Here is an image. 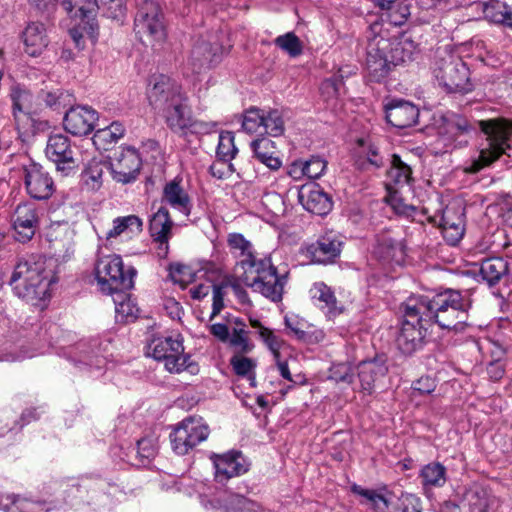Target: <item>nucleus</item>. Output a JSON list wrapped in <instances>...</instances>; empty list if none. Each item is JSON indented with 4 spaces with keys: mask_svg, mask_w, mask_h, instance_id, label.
Segmentation results:
<instances>
[{
    "mask_svg": "<svg viewBox=\"0 0 512 512\" xmlns=\"http://www.w3.org/2000/svg\"><path fill=\"white\" fill-rule=\"evenodd\" d=\"M61 5L73 17L81 18L85 22L84 30L88 37L95 42L98 35V24L95 21L99 9L98 0H62Z\"/></svg>",
    "mask_w": 512,
    "mask_h": 512,
    "instance_id": "obj_17",
    "label": "nucleus"
},
{
    "mask_svg": "<svg viewBox=\"0 0 512 512\" xmlns=\"http://www.w3.org/2000/svg\"><path fill=\"white\" fill-rule=\"evenodd\" d=\"M259 336L268 347V349L272 352L275 360L280 358V349L284 344V341L280 339L271 329H263L259 331Z\"/></svg>",
    "mask_w": 512,
    "mask_h": 512,
    "instance_id": "obj_52",
    "label": "nucleus"
},
{
    "mask_svg": "<svg viewBox=\"0 0 512 512\" xmlns=\"http://www.w3.org/2000/svg\"><path fill=\"white\" fill-rule=\"evenodd\" d=\"M23 42L25 51L30 56H37L48 45V38L44 24L40 22H31L23 32Z\"/></svg>",
    "mask_w": 512,
    "mask_h": 512,
    "instance_id": "obj_30",
    "label": "nucleus"
},
{
    "mask_svg": "<svg viewBox=\"0 0 512 512\" xmlns=\"http://www.w3.org/2000/svg\"><path fill=\"white\" fill-rule=\"evenodd\" d=\"M473 129L468 120L461 115L453 114L446 120V131L453 136L468 134Z\"/></svg>",
    "mask_w": 512,
    "mask_h": 512,
    "instance_id": "obj_50",
    "label": "nucleus"
},
{
    "mask_svg": "<svg viewBox=\"0 0 512 512\" xmlns=\"http://www.w3.org/2000/svg\"><path fill=\"white\" fill-rule=\"evenodd\" d=\"M227 241L229 247L237 253L239 258L234 269V274L237 278L238 274L246 271L249 265H255L259 260L254 255L252 244L242 234H229Z\"/></svg>",
    "mask_w": 512,
    "mask_h": 512,
    "instance_id": "obj_27",
    "label": "nucleus"
},
{
    "mask_svg": "<svg viewBox=\"0 0 512 512\" xmlns=\"http://www.w3.org/2000/svg\"><path fill=\"white\" fill-rule=\"evenodd\" d=\"M182 341L172 337L154 338L146 347L145 354L157 361H163L165 369L170 373H180L184 370L194 372L195 367L188 363L189 356L183 353Z\"/></svg>",
    "mask_w": 512,
    "mask_h": 512,
    "instance_id": "obj_9",
    "label": "nucleus"
},
{
    "mask_svg": "<svg viewBox=\"0 0 512 512\" xmlns=\"http://www.w3.org/2000/svg\"><path fill=\"white\" fill-rule=\"evenodd\" d=\"M430 221L439 225L443 237L450 245H456L464 235V213L460 207H447L442 212L439 220L434 216L430 218Z\"/></svg>",
    "mask_w": 512,
    "mask_h": 512,
    "instance_id": "obj_18",
    "label": "nucleus"
},
{
    "mask_svg": "<svg viewBox=\"0 0 512 512\" xmlns=\"http://www.w3.org/2000/svg\"><path fill=\"white\" fill-rule=\"evenodd\" d=\"M212 57L211 45L207 42H201L192 48L188 64L194 73H200L203 69L210 67Z\"/></svg>",
    "mask_w": 512,
    "mask_h": 512,
    "instance_id": "obj_35",
    "label": "nucleus"
},
{
    "mask_svg": "<svg viewBox=\"0 0 512 512\" xmlns=\"http://www.w3.org/2000/svg\"><path fill=\"white\" fill-rule=\"evenodd\" d=\"M162 201L185 216L191 213V198L184 189L181 179L175 178L165 184Z\"/></svg>",
    "mask_w": 512,
    "mask_h": 512,
    "instance_id": "obj_26",
    "label": "nucleus"
},
{
    "mask_svg": "<svg viewBox=\"0 0 512 512\" xmlns=\"http://www.w3.org/2000/svg\"><path fill=\"white\" fill-rule=\"evenodd\" d=\"M424 487H441L446 482V469L440 463H429L420 472Z\"/></svg>",
    "mask_w": 512,
    "mask_h": 512,
    "instance_id": "obj_37",
    "label": "nucleus"
},
{
    "mask_svg": "<svg viewBox=\"0 0 512 512\" xmlns=\"http://www.w3.org/2000/svg\"><path fill=\"white\" fill-rule=\"evenodd\" d=\"M147 95L149 103L155 109L162 111L175 102L176 98H182L185 94L175 81L165 75H159L153 78Z\"/></svg>",
    "mask_w": 512,
    "mask_h": 512,
    "instance_id": "obj_15",
    "label": "nucleus"
},
{
    "mask_svg": "<svg viewBox=\"0 0 512 512\" xmlns=\"http://www.w3.org/2000/svg\"><path fill=\"white\" fill-rule=\"evenodd\" d=\"M402 512H418L422 509L421 500L414 494H404L401 498Z\"/></svg>",
    "mask_w": 512,
    "mask_h": 512,
    "instance_id": "obj_59",
    "label": "nucleus"
},
{
    "mask_svg": "<svg viewBox=\"0 0 512 512\" xmlns=\"http://www.w3.org/2000/svg\"><path fill=\"white\" fill-rule=\"evenodd\" d=\"M169 276L174 283L185 288L195 279V274L191 267L180 263L171 264L169 267Z\"/></svg>",
    "mask_w": 512,
    "mask_h": 512,
    "instance_id": "obj_48",
    "label": "nucleus"
},
{
    "mask_svg": "<svg viewBox=\"0 0 512 512\" xmlns=\"http://www.w3.org/2000/svg\"><path fill=\"white\" fill-rule=\"evenodd\" d=\"M387 179L386 187L391 194H394L392 200L397 201L396 187H403L412 181L411 167L403 162L398 155L394 154L391 160V167L387 172Z\"/></svg>",
    "mask_w": 512,
    "mask_h": 512,
    "instance_id": "obj_28",
    "label": "nucleus"
},
{
    "mask_svg": "<svg viewBox=\"0 0 512 512\" xmlns=\"http://www.w3.org/2000/svg\"><path fill=\"white\" fill-rule=\"evenodd\" d=\"M115 313L116 318L120 322H127L130 319L137 317L138 308L133 301L124 292L114 293Z\"/></svg>",
    "mask_w": 512,
    "mask_h": 512,
    "instance_id": "obj_39",
    "label": "nucleus"
},
{
    "mask_svg": "<svg viewBox=\"0 0 512 512\" xmlns=\"http://www.w3.org/2000/svg\"><path fill=\"white\" fill-rule=\"evenodd\" d=\"M210 460L215 469V479L225 482L233 477L245 474L249 470V462L240 451H228L223 454L212 453Z\"/></svg>",
    "mask_w": 512,
    "mask_h": 512,
    "instance_id": "obj_12",
    "label": "nucleus"
},
{
    "mask_svg": "<svg viewBox=\"0 0 512 512\" xmlns=\"http://www.w3.org/2000/svg\"><path fill=\"white\" fill-rule=\"evenodd\" d=\"M357 370V378L360 384H373L375 382H380L388 371L384 362L378 359L362 361L358 365Z\"/></svg>",
    "mask_w": 512,
    "mask_h": 512,
    "instance_id": "obj_34",
    "label": "nucleus"
},
{
    "mask_svg": "<svg viewBox=\"0 0 512 512\" xmlns=\"http://www.w3.org/2000/svg\"><path fill=\"white\" fill-rule=\"evenodd\" d=\"M211 333L219 340L225 342L229 338V329L225 324L216 323L210 328Z\"/></svg>",
    "mask_w": 512,
    "mask_h": 512,
    "instance_id": "obj_61",
    "label": "nucleus"
},
{
    "mask_svg": "<svg viewBox=\"0 0 512 512\" xmlns=\"http://www.w3.org/2000/svg\"><path fill=\"white\" fill-rule=\"evenodd\" d=\"M209 434V426L202 417H186L170 433L172 449L178 455H186L198 444L207 440Z\"/></svg>",
    "mask_w": 512,
    "mask_h": 512,
    "instance_id": "obj_10",
    "label": "nucleus"
},
{
    "mask_svg": "<svg viewBox=\"0 0 512 512\" xmlns=\"http://www.w3.org/2000/svg\"><path fill=\"white\" fill-rule=\"evenodd\" d=\"M342 245V241L337 236L323 235L316 242L308 245L306 251L313 262L326 264L339 257Z\"/></svg>",
    "mask_w": 512,
    "mask_h": 512,
    "instance_id": "obj_23",
    "label": "nucleus"
},
{
    "mask_svg": "<svg viewBox=\"0 0 512 512\" xmlns=\"http://www.w3.org/2000/svg\"><path fill=\"white\" fill-rule=\"evenodd\" d=\"M231 288L240 303L250 305L251 301L249 299L248 293L241 287L239 283H231Z\"/></svg>",
    "mask_w": 512,
    "mask_h": 512,
    "instance_id": "obj_63",
    "label": "nucleus"
},
{
    "mask_svg": "<svg viewBox=\"0 0 512 512\" xmlns=\"http://www.w3.org/2000/svg\"><path fill=\"white\" fill-rule=\"evenodd\" d=\"M419 117V109L405 100H392L386 105V119L394 127L404 129L414 125Z\"/></svg>",
    "mask_w": 512,
    "mask_h": 512,
    "instance_id": "obj_22",
    "label": "nucleus"
},
{
    "mask_svg": "<svg viewBox=\"0 0 512 512\" xmlns=\"http://www.w3.org/2000/svg\"><path fill=\"white\" fill-rule=\"evenodd\" d=\"M299 201L307 211L320 216L328 214L332 208L330 197L317 185L303 187Z\"/></svg>",
    "mask_w": 512,
    "mask_h": 512,
    "instance_id": "obj_25",
    "label": "nucleus"
},
{
    "mask_svg": "<svg viewBox=\"0 0 512 512\" xmlns=\"http://www.w3.org/2000/svg\"><path fill=\"white\" fill-rule=\"evenodd\" d=\"M398 252L402 253V245L397 241L384 238L378 243V253L383 258L393 259Z\"/></svg>",
    "mask_w": 512,
    "mask_h": 512,
    "instance_id": "obj_55",
    "label": "nucleus"
},
{
    "mask_svg": "<svg viewBox=\"0 0 512 512\" xmlns=\"http://www.w3.org/2000/svg\"><path fill=\"white\" fill-rule=\"evenodd\" d=\"M30 99L31 95L20 88H13L11 92V100L13 107V115L17 128L27 130L32 126V118L30 116Z\"/></svg>",
    "mask_w": 512,
    "mask_h": 512,
    "instance_id": "obj_29",
    "label": "nucleus"
},
{
    "mask_svg": "<svg viewBox=\"0 0 512 512\" xmlns=\"http://www.w3.org/2000/svg\"><path fill=\"white\" fill-rule=\"evenodd\" d=\"M382 24L374 22L368 31V44L366 48V69L372 81H380L385 78L391 70V66L398 61H404V56L397 58L392 55L388 59L387 52L392 49L388 38L381 35Z\"/></svg>",
    "mask_w": 512,
    "mask_h": 512,
    "instance_id": "obj_6",
    "label": "nucleus"
},
{
    "mask_svg": "<svg viewBox=\"0 0 512 512\" xmlns=\"http://www.w3.org/2000/svg\"><path fill=\"white\" fill-rule=\"evenodd\" d=\"M98 113L88 106H76L70 108L64 117L65 130L74 136H86L91 133L96 121Z\"/></svg>",
    "mask_w": 512,
    "mask_h": 512,
    "instance_id": "obj_16",
    "label": "nucleus"
},
{
    "mask_svg": "<svg viewBox=\"0 0 512 512\" xmlns=\"http://www.w3.org/2000/svg\"><path fill=\"white\" fill-rule=\"evenodd\" d=\"M330 381L352 383L355 381L351 368L344 363L334 365L328 376Z\"/></svg>",
    "mask_w": 512,
    "mask_h": 512,
    "instance_id": "obj_54",
    "label": "nucleus"
},
{
    "mask_svg": "<svg viewBox=\"0 0 512 512\" xmlns=\"http://www.w3.org/2000/svg\"><path fill=\"white\" fill-rule=\"evenodd\" d=\"M173 221L167 208L160 207L152 216L149 231L152 239L158 244V255L166 257L169 249V239L172 235Z\"/></svg>",
    "mask_w": 512,
    "mask_h": 512,
    "instance_id": "obj_20",
    "label": "nucleus"
},
{
    "mask_svg": "<svg viewBox=\"0 0 512 512\" xmlns=\"http://www.w3.org/2000/svg\"><path fill=\"white\" fill-rule=\"evenodd\" d=\"M142 165L138 151L133 147L122 148L110 163L113 179L126 184L134 181Z\"/></svg>",
    "mask_w": 512,
    "mask_h": 512,
    "instance_id": "obj_14",
    "label": "nucleus"
},
{
    "mask_svg": "<svg viewBox=\"0 0 512 512\" xmlns=\"http://www.w3.org/2000/svg\"><path fill=\"white\" fill-rule=\"evenodd\" d=\"M287 173L294 180L302 179L304 176H306L305 161H294L289 165Z\"/></svg>",
    "mask_w": 512,
    "mask_h": 512,
    "instance_id": "obj_60",
    "label": "nucleus"
},
{
    "mask_svg": "<svg viewBox=\"0 0 512 512\" xmlns=\"http://www.w3.org/2000/svg\"><path fill=\"white\" fill-rule=\"evenodd\" d=\"M274 44L292 58L298 57L303 52V44L294 32L279 35L275 38Z\"/></svg>",
    "mask_w": 512,
    "mask_h": 512,
    "instance_id": "obj_42",
    "label": "nucleus"
},
{
    "mask_svg": "<svg viewBox=\"0 0 512 512\" xmlns=\"http://www.w3.org/2000/svg\"><path fill=\"white\" fill-rule=\"evenodd\" d=\"M482 132L487 136L488 147L480 151L479 156L468 164L464 171L474 174L489 166L510 148L508 143L512 135V121L498 118L478 122Z\"/></svg>",
    "mask_w": 512,
    "mask_h": 512,
    "instance_id": "obj_3",
    "label": "nucleus"
},
{
    "mask_svg": "<svg viewBox=\"0 0 512 512\" xmlns=\"http://www.w3.org/2000/svg\"><path fill=\"white\" fill-rule=\"evenodd\" d=\"M143 222L136 215L117 217L113 220V227L106 233V238H116L124 232L140 233Z\"/></svg>",
    "mask_w": 512,
    "mask_h": 512,
    "instance_id": "obj_36",
    "label": "nucleus"
},
{
    "mask_svg": "<svg viewBox=\"0 0 512 512\" xmlns=\"http://www.w3.org/2000/svg\"><path fill=\"white\" fill-rule=\"evenodd\" d=\"M409 310L422 313L425 321L436 323L442 329L462 331L467 325L468 304L456 290H446L432 297L412 296Z\"/></svg>",
    "mask_w": 512,
    "mask_h": 512,
    "instance_id": "obj_1",
    "label": "nucleus"
},
{
    "mask_svg": "<svg viewBox=\"0 0 512 512\" xmlns=\"http://www.w3.org/2000/svg\"><path fill=\"white\" fill-rule=\"evenodd\" d=\"M236 504H237L238 509L241 512H253V511H255V508L257 507V505L254 502L249 501L248 499H246L244 497H237Z\"/></svg>",
    "mask_w": 512,
    "mask_h": 512,
    "instance_id": "obj_64",
    "label": "nucleus"
},
{
    "mask_svg": "<svg viewBox=\"0 0 512 512\" xmlns=\"http://www.w3.org/2000/svg\"><path fill=\"white\" fill-rule=\"evenodd\" d=\"M487 372L493 381H499L502 379V376L504 375V368L501 363L494 362L488 366Z\"/></svg>",
    "mask_w": 512,
    "mask_h": 512,
    "instance_id": "obj_62",
    "label": "nucleus"
},
{
    "mask_svg": "<svg viewBox=\"0 0 512 512\" xmlns=\"http://www.w3.org/2000/svg\"><path fill=\"white\" fill-rule=\"evenodd\" d=\"M327 162L320 157H311L305 161L306 177L311 179L319 178L325 171Z\"/></svg>",
    "mask_w": 512,
    "mask_h": 512,
    "instance_id": "obj_56",
    "label": "nucleus"
},
{
    "mask_svg": "<svg viewBox=\"0 0 512 512\" xmlns=\"http://www.w3.org/2000/svg\"><path fill=\"white\" fill-rule=\"evenodd\" d=\"M410 304L411 297L403 304L404 320L396 339L398 349L406 355H411L423 347L426 333L424 323L427 322L422 313L409 310Z\"/></svg>",
    "mask_w": 512,
    "mask_h": 512,
    "instance_id": "obj_11",
    "label": "nucleus"
},
{
    "mask_svg": "<svg viewBox=\"0 0 512 512\" xmlns=\"http://www.w3.org/2000/svg\"><path fill=\"white\" fill-rule=\"evenodd\" d=\"M342 84V79L337 77L324 80L320 86V93L323 100L327 103L337 100Z\"/></svg>",
    "mask_w": 512,
    "mask_h": 512,
    "instance_id": "obj_51",
    "label": "nucleus"
},
{
    "mask_svg": "<svg viewBox=\"0 0 512 512\" xmlns=\"http://www.w3.org/2000/svg\"><path fill=\"white\" fill-rule=\"evenodd\" d=\"M106 165L100 161L92 160L82 173L84 185L92 191L98 190L103 183V174Z\"/></svg>",
    "mask_w": 512,
    "mask_h": 512,
    "instance_id": "obj_38",
    "label": "nucleus"
},
{
    "mask_svg": "<svg viewBox=\"0 0 512 512\" xmlns=\"http://www.w3.org/2000/svg\"><path fill=\"white\" fill-rule=\"evenodd\" d=\"M210 173L217 179H225L233 173V165L227 161L217 160L210 166Z\"/></svg>",
    "mask_w": 512,
    "mask_h": 512,
    "instance_id": "obj_57",
    "label": "nucleus"
},
{
    "mask_svg": "<svg viewBox=\"0 0 512 512\" xmlns=\"http://www.w3.org/2000/svg\"><path fill=\"white\" fill-rule=\"evenodd\" d=\"M125 132L124 126L119 122H113L108 127L98 129L93 137L94 143L100 144L102 142H116L118 139L123 137Z\"/></svg>",
    "mask_w": 512,
    "mask_h": 512,
    "instance_id": "obj_47",
    "label": "nucleus"
},
{
    "mask_svg": "<svg viewBox=\"0 0 512 512\" xmlns=\"http://www.w3.org/2000/svg\"><path fill=\"white\" fill-rule=\"evenodd\" d=\"M215 127L214 123L194 120L192 117L187 125V134H207Z\"/></svg>",
    "mask_w": 512,
    "mask_h": 512,
    "instance_id": "obj_58",
    "label": "nucleus"
},
{
    "mask_svg": "<svg viewBox=\"0 0 512 512\" xmlns=\"http://www.w3.org/2000/svg\"><path fill=\"white\" fill-rule=\"evenodd\" d=\"M263 121H265L264 110L259 108H250L244 114L242 128L248 133L263 135Z\"/></svg>",
    "mask_w": 512,
    "mask_h": 512,
    "instance_id": "obj_46",
    "label": "nucleus"
},
{
    "mask_svg": "<svg viewBox=\"0 0 512 512\" xmlns=\"http://www.w3.org/2000/svg\"><path fill=\"white\" fill-rule=\"evenodd\" d=\"M243 354L244 353L235 354L232 356L230 364L237 375L247 376L248 379H252L256 362L251 358L245 357Z\"/></svg>",
    "mask_w": 512,
    "mask_h": 512,
    "instance_id": "obj_49",
    "label": "nucleus"
},
{
    "mask_svg": "<svg viewBox=\"0 0 512 512\" xmlns=\"http://www.w3.org/2000/svg\"><path fill=\"white\" fill-rule=\"evenodd\" d=\"M251 148L257 160L271 170H278L281 167V160L276 155L275 143L269 138H260L251 142Z\"/></svg>",
    "mask_w": 512,
    "mask_h": 512,
    "instance_id": "obj_31",
    "label": "nucleus"
},
{
    "mask_svg": "<svg viewBox=\"0 0 512 512\" xmlns=\"http://www.w3.org/2000/svg\"><path fill=\"white\" fill-rule=\"evenodd\" d=\"M478 7L482 9L484 18L489 22L503 24L506 19V13L508 6L498 0H492L490 2L479 3Z\"/></svg>",
    "mask_w": 512,
    "mask_h": 512,
    "instance_id": "obj_44",
    "label": "nucleus"
},
{
    "mask_svg": "<svg viewBox=\"0 0 512 512\" xmlns=\"http://www.w3.org/2000/svg\"><path fill=\"white\" fill-rule=\"evenodd\" d=\"M312 299L319 302L321 309L326 310L329 315L335 316L342 312L338 305L334 292L323 282H317L311 288Z\"/></svg>",
    "mask_w": 512,
    "mask_h": 512,
    "instance_id": "obj_33",
    "label": "nucleus"
},
{
    "mask_svg": "<svg viewBox=\"0 0 512 512\" xmlns=\"http://www.w3.org/2000/svg\"><path fill=\"white\" fill-rule=\"evenodd\" d=\"M137 452L143 459L154 458L158 452L157 437L148 436L140 439L137 442Z\"/></svg>",
    "mask_w": 512,
    "mask_h": 512,
    "instance_id": "obj_53",
    "label": "nucleus"
},
{
    "mask_svg": "<svg viewBox=\"0 0 512 512\" xmlns=\"http://www.w3.org/2000/svg\"><path fill=\"white\" fill-rule=\"evenodd\" d=\"M234 134L230 131H223L219 134V141L216 149V156L219 160L230 162L237 154Z\"/></svg>",
    "mask_w": 512,
    "mask_h": 512,
    "instance_id": "obj_43",
    "label": "nucleus"
},
{
    "mask_svg": "<svg viewBox=\"0 0 512 512\" xmlns=\"http://www.w3.org/2000/svg\"><path fill=\"white\" fill-rule=\"evenodd\" d=\"M95 275L101 292L113 295L133 288L136 270L133 267L124 270L122 258L113 254L97 260Z\"/></svg>",
    "mask_w": 512,
    "mask_h": 512,
    "instance_id": "obj_5",
    "label": "nucleus"
},
{
    "mask_svg": "<svg viewBox=\"0 0 512 512\" xmlns=\"http://www.w3.org/2000/svg\"><path fill=\"white\" fill-rule=\"evenodd\" d=\"M352 491L353 493L363 497L376 512H385L388 508V500L375 490L365 489L359 485H353Z\"/></svg>",
    "mask_w": 512,
    "mask_h": 512,
    "instance_id": "obj_45",
    "label": "nucleus"
},
{
    "mask_svg": "<svg viewBox=\"0 0 512 512\" xmlns=\"http://www.w3.org/2000/svg\"><path fill=\"white\" fill-rule=\"evenodd\" d=\"M161 112L163 113L167 126L173 132L183 136L187 135V125L191 118V113L185 95L182 98H176L175 102L171 103Z\"/></svg>",
    "mask_w": 512,
    "mask_h": 512,
    "instance_id": "obj_24",
    "label": "nucleus"
},
{
    "mask_svg": "<svg viewBox=\"0 0 512 512\" xmlns=\"http://www.w3.org/2000/svg\"><path fill=\"white\" fill-rule=\"evenodd\" d=\"M45 154L48 159L56 164L58 170L71 169L75 164L70 140L64 134L59 133L49 136Z\"/></svg>",
    "mask_w": 512,
    "mask_h": 512,
    "instance_id": "obj_21",
    "label": "nucleus"
},
{
    "mask_svg": "<svg viewBox=\"0 0 512 512\" xmlns=\"http://www.w3.org/2000/svg\"><path fill=\"white\" fill-rule=\"evenodd\" d=\"M23 178L27 193L34 199L45 200L54 192V181L38 163L31 162L23 167Z\"/></svg>",
    "mask_w": 512,
    "mask_h": 512,
    "instance_id": "obj_13",
    "label": "nucleus"
},
{
    "mask_svg": "<svg viewBox=\"0 0 512 512\" xmlns=\"http://www.w3.org/2000/svg\"><path fill=\"white\" fill-rule=\"evenodd\" d=\"M433 74L447 92H467L470 90L469 69L460 57L453 53L439 54Z\"/></svg>",
    "mask_w": 512,
    "mask_h": 512,
    "instance_id": "obj_7",
    "label": "nucleus"
},
{
    "mask_svg": "<svg viewBox=\"0 0 512 512\" xmlns=\"http://www.w3.org/2000/svg\"><path fill=\"white\" fill-rule=\"evenodd\" d=\"M134 30L139 40L146 46H154L164 41L166 30L160 6L153 0H144L134 20Z\"/></svg>",
    "mask_w": 512,
    "mask_h": 512,
    "instance_id": "obj_8",
    "label": "nucleus"
},
{
    "mask_svg": "<svg viewBox=\"0 0 512 512\" xmlns=\"http://www.w3.org/2000/svg\"><path fill=\"white\" fill-rule=\"evenodd\" d=\"M50 273L45 260H19L11 274L9 285L14 293L27 300L39 298L50 285Z\"/></svg>",
    "mask_w": 512,
    "mask_h": 512,
    "instance_id": "obj_4",
    "label": "nucleus"
},
{
    "mask_svg": "<svg viewBox=\"0 0 512 512\" xmlns=\"http://www.w3.org/2000/svg\"><path fill=\"white\" fill-rule=\"evenodd\" d=\"M39 224L37 209L33 204H19L13 214L15 238L19 242H27L35 235Z\"/></svg>",
    "mask_w": 512,
    "mask_h": 512,
    "instance_id": "obj_19",
    "label": "nucleus"
},
{
    "mask_svg": "<svg viewBox=\"0 0 512 512\" xmlns=\"http://www.w3.org/2000/svg\"><path fill=\"white\" fill-rule=\"evenodd\" d=\"M263 132L273 137L283 134L285 124L283 119V112L278 109L264 110Z\"/></svg>",
    "mask_w": 512,
    "mask_h": 512,
    "instance_id": "obj_41",
    "label": "nucleus"
},
{
    "mask_svg": "<svg viewBox=\"0 0 512 512\" xmlns=\"http://www.w3.org/2000/svg\"><path fill=\"white\" fill-rule=\"evenodd\" d=\"M511 271L508 262L501 257L487 258L482 261L480 267V274L490 286L497 284Z\"/></svg>",
    "mask_w": 512,
    "mask_h": 512,
    "instance_id": "obj_32",
    "label": "nucleus"
},
{
    "mask_svg": "<svg viewBox=\"0 0 512 512\" xmlns=\"http://www.w3.org/2000/svg\"><path fill=\"white\" fill-rule=\"evenodd\" d=\"M234 323L236 326L228 338L230 345L235 348L236 354L250 352L254 346L247 338V331L244 329L245 324L239 318H236Z\"/></svg>",
    "mask_w": 512,
    "mask_h": 512,
    "instance_id": "obj_40",
    "label": "nucleus"
},
{
    "mask_svg": "<svg viewBox=\"0 0 512 512\" xmlns=\"http://www.w3.org/2000/svg\"><path fill=\"white\" fill-rule=\"evenodd\" d=\"M288 271L279 272L270 259H260L238 274L237 280L272 302H280L288 281Z\"/></svg>",
    "mask_w": 512,
    "mask_h": 512,
    "instance_id": "obj_2",
    "label": "nucleus"
}]
</instances>
